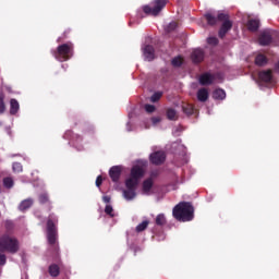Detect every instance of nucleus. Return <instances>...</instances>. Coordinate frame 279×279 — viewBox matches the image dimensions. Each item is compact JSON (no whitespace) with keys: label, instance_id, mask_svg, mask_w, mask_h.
<instances>
[{"label":"nucleus","instance_id":"f257e3e1","mask_svg":"<svg viewBox=\"0 0 279 279\" xmlns=\"http://www.w3.org/2000/svg\"><path fill=\"white\" fill-rule=\"evenodd\" d=\"M21 251V242L16 236L10 235V233L0 234V267H3L8 263V256L5 254H19Z\"/></svg>","mask_w":279,"mask_h":279},{"label":"nucleus","instance_id":"f03ea898","mask_svg":"<svg viewBox=\"0 0 279 279\" xmlns=\"http://www.w3.org/2000/svg\"><path fill=\"white\" fill-rule=\"evenodd\" d=\"M47 241L50 245L51 252L58 255L60 252V246L58 245V216L56 214H50L46 222Z\"/></svg>","mask_w":279,"mask_h":279},{"label":"nucleus","instance_id":"7ed1b4c3","mask_svg":"<svg viewBox=\"0 0 279 279\" xmlns=\"http://www.w3.org/2000/svg\"><path fill=\"white\" fill-rule=\"evenodd\" d=\"M172 215L177 221H193L195 218V207L191 202H181L172 210Z\"/></svg>","mask_w":279,"mask_h":279},{"label":"nucleus","instance_id":"20e7f679","mask_svg":"<svg viewBox=\"0 0 279 279\" xmlns=\"http://www.w3.org/2000/svg\"><path fill=\"white\" fill-rule=\"evenodd\" d=\"M52 56L58 62H66L73 58V45L71 43L62 44L52 50Z\"/></svg>","mask_w":279,"mask_h":279},{"label":"nucleus","instance_id":"39448f33","mask_svg":"<svg viewBox=\"0 0 279 279\" xmlns=\"http://www.w3.org/2000/svg\"><path fill=\"white\" fill-rule=\"evenodd\" d=\"M169 3V0H154L155 7L145 5L143 11L145 14H150L151 16H158L162 12L163 8Z\"/></svg>","mask_w":279,"mask_h":279},{"label":"nucleus","instance_id":"423d86ee","mask_svg":"<svg viewBox=\"0 0 279 279\" xmlns=\"http://www.w3.org/2000/svg\"><path fill=\"white\" fill-rule=\"evenodd\" d=\"M218 21L223 22L220 26L218 36L219 38H226V34H228L230 29H232V21H230V15L226 13H219Z\"/></svg>","mask_w":279,"mask_h":279},{"label":"nucleus","instance_id":"0eeeda50","mask_svg":"<svg viewBox=\"0 0 279 279\" xmlns=\"http://www.w3.org/2000/svg\"><path fill=\"white\" fill-rule=\"evenodd\" d=\"M274 40V31L266 29L260 33L258 37V43L262 45V47H267L271 45Z\"/></svg>","mask_w":279,"mask_h":279},{"label":"nucleus","instance_id":"6e6552de","mask_svg":"<svg viewBox=\"0 0 279 279\" xmlns=\"http://www.w3.org/2000/svg\"><path fill=\"white\" fill-rule=\"evenodd\" d=\"M143 56L147 62H151L156 58V49H154V46L151 45H145L142 48Z\"/></svg>","mask_w":279,"mask_h":279},{"label":"nucleus","instance_id":"1a4fd4ad","mask_svg":"<svg viewBox=\"0 0 279 279\" xmlns=\"http://www.w3.org/2000/svg\"><path fill=\"white\" fill-rule=\"evenodd\" d=\"M205 52L202 48H196L191 53V60L194 64H201V62H204Z\"/></svg>","mask_w":279,"mask_h":279},{"label":"nucleus","instance_id":"9d476101","mask_svg":"<svg viewBox=\"0 0 279 279\" xmlns=\"http://www.w3.org/2000/svg\"><path fill=\"white\" fill-rule=\"evenodd\" d=\"M167 160V155L165 151H155L150 155V162L153 165H162Z\"/></svg>","mask_w":279,"mask_h":279},{"label":"nucleus","instance_id":"9b49d317","mask_svg":"<svg viewBox=\"0 0 279 279\" xmlns=\"http://www.w3.org/2000/svg\"><path fill=\"white\" fill-rule=\"evenodd\" d=\"M258 80L264 84H269L274 80V72L271 70H263L258 72Z\"/></svg>","mask_w":279,"mask_h":279},{"label":"nucleus","instance_id":"f8f14e48","mask_svg":"<svg viewBox=\"0 0 279 279\" xmlns=\"http://www.w3.org/2000/svg\"><path fill=\"white\" fill-rule=\"evenodd\" d=\"M123 168L121 166H113L109 170V177L111 178L112 182H118L121 179V173Z\"/></svg>","mask_w":279,"mask_h":279},{"label":"nucleus","instance_id":"ddd939ff","mask_svg":"<svg viewBox=\"0 0 279 279\" xmlns=\"http://www.w3.org/2000/svg\"><path fill=\"white\" fill-rule=\"evenodd\" d=\"M198 82L201 84V86H210V84H213L215 82V75L206 72L203 73L199 78Z\"/></svg>","mask_w":279,"mask_h":279},{"label":"nucleus","instance_id":"4468645a","mask_svg":"<svg viewBox=\"0 0 279 279\" xmlns=\"http://www.w3.org/2000/svg\"><path fill=\"white\" fill-rule=\"evenodd\" d=\"M151 189H154V179L148 178L142 183V193L144 195H151Z\"/></svg>","mask_w":279,"mask_h":279},{"label":"nucleus","instance_id":"2eb2a0df","mask_svg":"<svg viewBox=\"0 0 279 279\" xmlns=\"http://www.w3.org/2000/svg\"><path fill=\"white\" fill-rule=\"evenodd\" d=\"M38 202L41 206L47 205L48 211H51V208H53V206H51V199L49 198V194L47 192L40 193L38 195Z\"/></svg>","mask_w":279,"mask_h":279},{"label":"nucleus","instance_id":"dca6fc26","mask_svg":"<svg viewBox=\"0 0 279 279\" xmlns=\"http://www.w3.org/2000/svg\"><path fill=\"white\" fill-rule=\"evenodd\" d=\"M143 175H145V170L143 169V167L141 166H133L131 169V178H133L134 180H141V178H143Z\"/></svg>","mask_w":279,"mask_h":279},{"label":"nucleus","instance_id":"f3484780","mask_svg":"<svg viewBox=\"0 0 279 279\" xmlns=\"http://www.w3.org/2000/svg\"><path fill=\"white\" fill-rule=\"evenodd\" d=\"M196 97H197L198 101H201L202 104H206V101H208V97H209L208 89L205 87L198 89Z\"/></svg>","mask_w":279,"mask_h":279},{"label":"nucleus","instance_id":"a211bd4d","mask_svg":"<svg viewBox=\"0 0 279 279\" xmlns=\"http://www.w3.org/2000/svg\"><path fill=\"white\" fill-rule=\"evenodd\" d=\"M182 112L186 114V117H193V114H197V109L192 104H183Z\"/></svg>","mask_w":279,"mask_h":279},{"label":"nucleus","instance_id":"6ab92c4d","mask_svg":"<svg viewBox=\"0 0 279 279\" xmlns=\"http://www.w3.org/2000/svg\"><path fill=\"white\" fill-rule=\"evenodd\" d=\"M32 206H34V198H26L20 203L19 210H21V213H25V210H29Z\"/></svg>","mask_w":279,"mask_h":279},{"label":"nucleus","instance_id":"aec40b11","mask_svg":"<svg viewBox=\"0 0 279 279\" xmlns=\"http://www.w3.org/2000/svg\"><path fill=\"white\" fill-rule=\"evenodd\" d=\"M246 27H247L248 32H253L254 33L257 29H259L260 21H258L256 19H251V20L247 21Z\"/></svg>","mask_w":279,"mask_h":279},{"label":"nucleus","instance_id":"412c9836","mask_svg":"<svg viewBox=\"0 0 279 279\" xmlns=\"http://www.w3.org/2000/svg\"><path fill=\"white\" fill-rule=\"evenodd\" d=\"M20 109H21V105L19 104V100H16L15 98H12L10 100V114H16Z\"/></svg>","mask_w":279,"mask_h":279},{"label":"nucleus","instance_id":"4be33fe9","mask_svg":"<svg viewBox=\"0 0 279 279\" xmlns=\"http://www.w3.org/2000/svg\"><path fill=\"white\" fill-rule=\"evenodd\" d=\"M267 62H269V60L263 53H259V54H257L255 57V64H256V66H265V64H267Z\"/></svg>","mask_w":279,"mask_h":279},{"label":"nucleus","instance_id":"5701e85b","mask_svg":"<svg viewBox=\"0 0 279 279\" xmlns=\"http://www.w3.org/2000/svg\"><path fill=\"white\" fill-rule=\"evenodd\" d=\"M204 19L207 21V24L213 26L217 25V21H219V15L215 16L213 13H205Z\"/></svg>","mask_w":279,"mask_h":279},{"label":"nucleus","instance_id":"b1692460","mask_svg":"<svg viewBox=\"0 0 279 279\" xmlns=\"http://www.w3.org/2000/svg\"><path fill=\"white\" fill-rule=\"evenodd\" d=\"M126 189H133L136 190V186H138V180L134 179L133 177H130L125 181Z\"/></svg>","mask_w":279,"mask_h":279},{"label":"nucleus","instance_id":"393cba45","mask_svg":"<svg viewBox=\"0 0 279 279\" xmlns=\"http://www.w3.org/2000/svg\"><path fill=\"white\" fill-rule=\"evenodd\" d=\"M155 223H156V226H159L160 228H162V226H167V217L165 216V214L157 215V217L155 219Z\"/></svg>","mask_w":279,"mask_h":279},{"label":"nucleus","instance_id":"a878e982","mask_svg":"<svg viewBox=\"0 0 279 279\" xmlns=\"http://www.w3.org/2000/svg\"><path fill=\"white\" fill-rule=\"evenodd\" d=\"M49 274L52 278H58L60 276V267L56 264L49 266Z\"/></svg>","mask_w":279,"mask_h":279},{"label":"nucleus","instance_id":"bb28decb","mask_svg":"<svg viewBox=\"0 0 279 279\" xmlns=\"http://www.w3.org/2000/svg\"><path fill=\"white\" fill-rule=\"evenodd\" d=\"M213 98L214 99H219V100H223L226 99V90L218 88L213 93Z\"/></svg>","mask_w":279,"mask_h":279},{"label":"nucleus","instance_id":"cd10ccee","mask_svg":"<svg viewBox=\"0 0 279 279\" xmlns=\"http://www.w3.org/2000/svg\"><path fill=\"white\" fill-rule=\"evenodd\" d=\"M166 114H167V119H169V121H175V119H178V112L173 108L167 109Z\"/></svg>","mask_w":279,"mask_h":279},{"label":"nucleus","instance_id":"c85d7f7f","mask_svg":"<svg viewBox=\"0 0 279 279\" xmlns=\"http://www.w3.org/2000/svg\"><path fill=\"white\" fill-rule=\"evenodd\" d=\"M123 195L124 197L130 201V199H134V197H136V190L133 189H128L123 191Z\"/></svg>","mask_w":279,"mask_h":279},{"label":"nucleus","instance_id":"c756f323","mask_svg":"<svg viewBox=\"0 0 279 279\" xmlns=\"http://www.w3.org/2000/svg\"><path fill=\"white\" fill-rule=\"evenodd\" d=\"M149 227V220H144L140 225L136 226V232H145V229Z\"/></svg>","mask_w":279,"mask_h":279},{"label":"nucleus","instance_id":"7c9ffc66","mask_svg":"<svg viewBox=\"0 0 279 279\" xmlns=\"http://www.w3.org/2000/svg\"><path fill=\"white\" fill-rule=\"evenodd\" d=\"M3 186L4 189H12L14 186V179L12 177H5L3 179Z\"/></svg>","mask_w":279,"mask_h":279},{"label":"nucleus","instance_id":"2f4dec72","mask_svg":"<svg viewBox=\"0 0 279 279\" xmlns=\"http://www.w3.org/2000/svg\"><path fill=\"white\" fill-rule=\"evenodd\" d=\"M178 29V22H171L166 26L167 34H171V32H175Z\"/></svg>","mask_w":279,"mask_h":279},{"label":"nucleus","instance_id":"473e14b6","mask_svg":"<svg viewBox=\"0 0 279 279\" xmlns=\"http://www.w3.org/2000/svg\"><path fill=\"white\" fill-rule=\"evenodd\" d=\"M183 62L184 60L182 59V57H175L172 59L171 64L172 66H182Z\"/></svg>","mask_w":279,"mask_h":279},{"label":"nucleus","instance_id":"72a5a7b5","mask_svg":"<svg viewBox=\"0 0 279 279\" xmlns=\"http://www.w3.org/2000/svg\"><path fill=\"white\" fill-rule=\"evenodd\" d=\"M162 97V92H156L151 97H150V101L153 104H156V101H160Z\"/></svg>","mask_w":279,"mask_h":279},{"label":"nucleus","instance_id":"f704fd0d","mask_svg":"<svg viewBox=\"0 0 279 279\" xmlns=\"http://www.w3.org/2000/svg\"><path fill=\"white\" fill-rule=\"evenodd\" d=\"M5 112V101L3 94H0V114H3Z\"/></svg>","mask_w":279,"mask_h":279},{"label":"nucleus","instance_id":"c9c22d12","mask_svg":"<svg viewBox=\"0 0 279 279\" xmlns=\"http://www.w3.org/2000/svg\"><path fill=\"white\" fill-rule=\"evenodd\" d=\"M4 228L7 232H12L14 230V222H12L11 220H7L4 222Z\"/></svg>","mask_w":279,"mask_h":279},{"label":"nucleus","instance_id":"e433bc0d","mask_svg":"<svg viewBox=\"0 0 279 279\" xmlns=\"http://www.w3.org/2000/svg\"><path fill=\"white\" fill-rule=\"evenodd\" d=\"M12 169L14 173H21L23 171V165L21 162H14Z\"/></svg>","mask_w":279,"mask_h":279},{"label":"nucleus","instance_id":"4c0bfd02","mask_svg":"<svg viewBox=\"0 0 279 279\" xmlns=\"http://www.w3.org/2000/svg\"><path fill=\"white\" fill-rule=\"evenodd\" d=\"M105 213L106 215H109V217H114V209L112 208V205H106Z\"/></svg>","mask_w":279,"mask_h":279},{"label":"nucleus","instance_id":"58836bf2","mask_svg":"<svg viewBox=\"0 0 279 279\" xmlns=\"http://www.w3.org/2000/svg\"><path fill=\"white\" fill-rule=\"evenodd\" d=\"M208 45H213L214 47L219 45V39L217 37H209L207 38Z\"/></svg>","mask_w":279,"mask_h":279},{"label":"nucleus","instance_id":"ea45409f","mask_svg":"<svg viewBox=\"0 0 279 279\" xmlns=\"http://www.w3.org/2000/svg\"><path fill=\"white\" fill-rule=\"evenodd\" d=\"M145 110H146V112H149V113L156 112V106H154V105H145Z\"/></svg>","mask_w":279,"mask_h":279},{"label":"nucleus","instance_id":"a19ab883","mask_svg":"<svg viewBox=\"0 0 279 279\" xmlns=\"http://www.w3.org/2000/svg\"><path fill=\"white\" fill-rule=\"evenodd\" d=\"M104 184V178L101 175H98L96 179V186L99 189Z\"/></svg>","mask_w":279,"mask_h":279},{"label":"nucleus","instance_id":"79ce46f5","mask_svg":"<svg viewBox=\"0 0 279 279\" xmlns=\"http://www.w3.org/2000/svg\"><path fill=\"white\" fill-rule=\"evenodd\" d=\"M151 123H153V125H156V124L160 123V118H158V117H153V118H151Z\"/></svg>","mask_w":279,"mask_h":279},{"label":"nucleus","instance_id":"37998d69","mask_svg":"<svg viewBox=\"0 0 279 279\" xmlns=\"http://www.w3.org/2000/svg\"><path fill=\"white\" fill-rule=\"evenodd\" d=\"M111 197L110 196H102V202L105 203V204H110V202H111Z\"/></svg>","mask_w":279,"mask_h":279},{"label":"nucleus","instance_id":"c03bdc74","mask_svg":"<svg viewBox=\"0 0 279 279\" xmlns=\"http://www.w3.org/2000/svg\"><path fill=\"white\" fill-rule=\"evenodd\" d=\"M275 68L279 70V61L275 64Z\"/></svg>","mask_w":279,"mask_h":279},{"label":"nucleus","instance_id":"a18cd8bd","mask_svg":"<svg viewBox=\"0 0 279 279\" xmlns=\"http://www.w3.org/2000/svg\"><path fill=\"white\" fill-rule=\"evenodd\" d=\"M76 138H77L78 141H82V137H81L80 135H76Z\"/></svg>","mask_w":279,"mask_h":279},{"label":"nucleus","instance_id":"49530a36","mask_svg":"<svg viewBox=\"0 0 279 279\" xmlns=\"http://www.w3.org/2000/svg\"><path fill=\"white\" fill-rule=\"evenodd\" d=\"M66 34H68V33H66V32H64V35H65V36H66Z\"/></svg>","mask_w":279,"mask_h":279}]
</instances>
